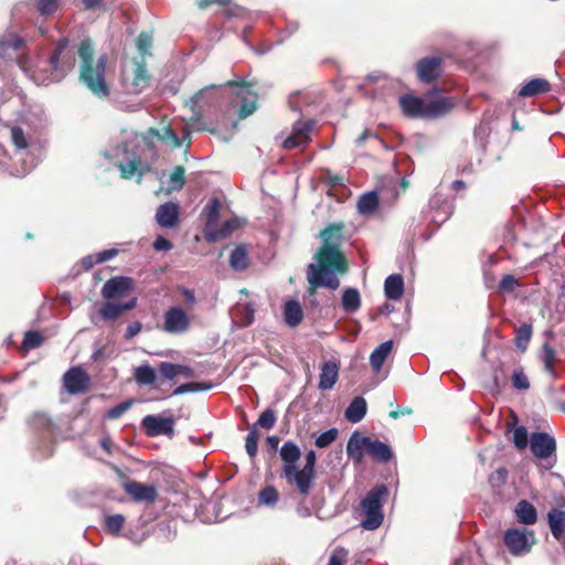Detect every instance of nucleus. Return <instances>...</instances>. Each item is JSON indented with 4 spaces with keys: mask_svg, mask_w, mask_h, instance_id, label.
<instances>
[{
    "mask_svg": "<svg viewBox=\"0 0 565 565\" xmlns=\"http://www.w3.org/2000/svg\"><path fill=\"white\" fill-rule=\"evenodd\" d=\"M316 263L307 267V280L309 296H315L317 289L326 287L335 290L340 286L337 275H345L349 271V262L342 249L320 246L315 254Z\"/></svg>",
    "mask_w": 565,
    "mask_h": 565,
    "instance_id": "1",
    "label": "nucleus"
},
{
    "mask_svg": "<svg viewBox=\"0 0 565 565\" xmlns=\"http://www.w3.org/2000/svg\"><path fill=\"white\" fill-rule=\"evenodd\" d=\"M77 57L79 83L97 98H108L111 90L107 81V55L96 57L94 43L87 38L77 45Z\"/></svg>",
    "mask_w": 565,
    "mask_h": 565,
    "instance_id": "2",
    "label": "nucleus"
},
{
    "mask_svg": "<svg viewBox=\"0 0 565 565\" xmlns=\"http://www.w3.org/2000/svg\"><path fill=\"white\" fill-rule=\"evenodd\" d=\"M399 107L407 118L435 119L448 114L454 108V103L449 97L425 100L422 97L405 94L399 97Z\"/></svg>",
    "mask_w": 565,
    "mask_h": 565,
    "instance_id": "3",
    "label": "nucleus"
},
{
    "mask_svg": "<svg viewBox=\"0 0 565 565\" xmlns=\"http://www.w3.org/2000/svg\"><path fill=\"white\" fill-rule=\"evenodd\" d=\"M77 49L70 46L68 39L58 40L49 57L52 81L61 82L65 78L74 70Z\"/></svg>",
    "mask_w": 565,
    "mask_h": 565,
    "instance_id": "4",
    "label": "nucleus"
},
{
    "mask_svg": "<svg viewBox=\"0 0 565 565\" xmlns=\"http://www.w3.org/2000/svg\"><path fill=\"white\" fill-rule=\"evenodd\" d=\"M388 495V489L384 484H377L372 488L361 502V508L365 513V519L361 525L365 530L379 529L384 520L383 501Z\"/></svg>",
    "mask_w": 565,
    "mask_h": 565,
    "instance_id": "5",
    "label": "nucleus"
},
{
    "mask_svg": "<svg viewBox=\"0 0 565 565\" xmlns=\"http://www.w3.org/2000/svg\"><path fill=\"white\" fill-rule=\"evenodd\" d=\"M503 543L511 555L521 556L531 552L536 539L532 530L512 527L504 532Z\"/></svg>",
    "mask_w": 565,
    "mask_h": 565,
    "instance_id": "6",
    "label": "nucleus"
},
{
    "mask_svg": "<svg viewBox=\"0 0 565 565\" xmlns=\"http://www.w3.org/2000/svg\"><path fill=\"white\" fill-rule=\"evenodd\" d=\"M414 68L420 83L431 84L443 76L445 60L438 55L425 56L415 63Z\"/></svg>",
    "mask_w": 565,
    "mask_h": 565,
    "instance_id": "7",
    "label": "nucleus"
},
{
    "mask_svg": "<svg viewBox=\"0 0 565 565\" xmlns=\"http://www.w3.org/2000/svg\"><path fill=\"white\" fill-rule=\"evenodd\" d=\"M305 466L302 469L297 468L294 476L292 486H295L302 497H308L316 479L317 456L313 450H309L305 457Z\"/></svg>",
    "mask_w": 565,
    "mask_h": 565,
    "instance_id": "8",
    "label": "nucleus"
},
{
    "mask_svg": "<svg viewBox=\"0 0 565 565\" xmlns=\"http://www.w3.org/2000/svg\"><path fill=\"white\" fill-rule=\"evenodd\" d=\"M224 86L227 87H238L237 96L242 98V105L238 109V117L244 119L252 115L256 108L257 103L256 99L258 97L257 93L253 90L254 84L252 82H247L244 79L239 81H227Z\"/></svg>",
    "mask_w": 565,
    "mask_h": 565,
    "instance_id": "9",
    "label": "nucleus"
},
{
    "mask_svg": "<svg viewBox=\"0 0 565 565\" xmlns=\"http://www.w3.org/2000/svg\"><path fill=\"white\" fill-rule=\"evenodd\" d=\"M280 458L284 462L280 476L286 479L288 484L292 486L294 476L297 471V462L301 457V450L297 444L291 440L285 441L279 451Z\"/></svg>",
    "mask_w": 565,
    "mask_h": 565,
    "instance_id": "10",
    "label": "nucleus"
},
{
    "mask_svg": "<svg viewBox=\"0 0 565 565\" xmlns=\"http://www.w3.org/2000/svg\"><path fill=\"white\" fill-rule=\"evenodd\" d=\"M191 326V317L179 307H170L163 316V330L171 334L185 333Z\"/></svg>",
    "mask_w": 565,
    "mask_h": 565,
    "instance_id": "11",
    "label": "nucleus"
},
{
    "mask_svg": "<svg viewBox=\"0 0 565 565\" xmlns=\"http://www.w3.org/2000/svg\"><path fill=\"white\" fill-rule=\"evenodd\" d=\"M63 386L68 394H84L90 387V377L82 366H72L63 375Z\"/></svg>",
    "mask_w": 565,
    "mask_h": 565,
    "instance_id": "12",
    "label": "nucleus"
},
{
    "mask_svg": "<svg viewBox=\"0 0 565 565\" xmlns=\"http://www.w3.org/2000/svg\"><path fill=\"white\" fill-rule=\"evenodd\" d=\"M25 45V40L15 32H4L0 36V61H15L20 66L22 58L20 51Z\"/></svg>",
    "mask_w": 565,
    "mask_h": 565,
    "instance_id": "13",
    "label": "nucleus"
},
{
    "mask_svg": "<svg viewBox=\"0 0 565 565\" xmlns=\"http://www.w3.org/2000/svg\"><path fill=\"white\" fill-rule=\"evenodd\" d=\"M141 426L149 437L160 435L172 438L174 436V418L161 417L159 415H147L141 420Z\"/></svg>",
    "mask_w": 565,
    "mask_h": 565,
    "instance_id": "14",
    "label": "nucleus"
},
{
    "mask_svg": "<svg viewBox=\"0 0 565 565\" xmlns=\"http://www.w3.org/2000/svg\"><path fill=\"white\" fill-rule=\"evenodd\" d=\"M530 448L537 459H548L555 456L556 441L547 433L535 431L530 437Z\"/></svg>",
    "mask_w": 565,
    "mask_h": 565,
    "instance_id": "15",
    "label": "nucleus"
},
{
    "mask_svg": "<svg viewBox=\"0 0 565 565\" xmlns=\"http://www.w3.org/2000/svg\"><path fill=\"white\" fill-rule=\"evenodd\" d=\"M313 126V120L295 124L291 135L284 140L282 148L286 150H292L307 145L310 141V134Z\"/></svg>",
    "mask_w": 565,
    "mask_h": 565,
    "instance_id": "16",
    "label": "nucleus"
},
{
    "mask_svg": "<svg viewBox=\"0 0 565 565\" xmlns=\"http://www.w3.org/2000/svg\"><path fill=\"white\" fill-rule=\"evenodd\" d=\"M216 87V85L206 86L199 90L196 94H194L186 102V104L190 105V109L192 110V113L196 116L195 118H191V125H194V122L200 120L204 105H212L215 102L216 96L212 90H214Z\"/></svg>",
    "mask_w": 565,
    "mask_h": 565,
    "instance_id": "17",
    "label": "nucleus"
},
{
    "mask_svg": "<svg viewBox=\"0 0 565 565\" xmlns=\"http://www.w3.org/2000/svg\"><path fill=\"white\" fill-rule=\"evenodd\" d=\"M345 227L344 222L328 224L319 233V237L322 241L321 246L342 249V244L345 238Z\"/></svg>",
    "mask_w": 565,
    "mask_h": 565,
    "instance_id": "18",
    "label": "nucleus"
},
{
    "mask_svg": "<svg viewBox=\"0 0 565 565\" xmlns=\"http://www.w3.org/2000/svg\"><path fill=\"white\" fill-rule=\"evenodd\" d=\"M124 489L136 502L154 503L158 498L157 488L152 484H143L132 480L126 482Z\"/></svg>",
    "mask_w": 565,
    "mask_h": 565,
    "instance_id": "19",
    "label": "nucleus"
},
{
    "mask_svg": "<svg viewBox=\"0 0 565 565\" xmlns=\"http://www.w3.org/2000/svg\"><path fill=\"white\" fill-rule=\"evenodd\" d=\"M132 288V279L130 277L118 276L107 280L102 288V296L109 300L120 297Z\"/></svg>",
    "mask_w": 565,
    "mask_h": 565,
    "instance_id": "20",
    "label": "nucleus"
},
{
    "mask_svg": "<svg viewBox=\"0 0 565 565\" xmlns=\"http://www.w3.org/2000/svg\"><path fill=\"white\" fill-rule=\"evenodd\" d=\"M180 216V207L174 202H166L160 204L156 212L157 223L167 228H171L177 225Z\"/></svg>",
    "mask_w": 565,
    "mask_h": 565,
    "instance_id": "21",
    "label": "nucleus"
},
{
    "mask_svg": "<svg viewBox=\"0 0 565 565\" xmlns=\"http://www.w3.org/2000/svg\"><path fill=\"white\" fill-rule=\"evenodd\" d=\"M136 298L131 299L128 302L124 303H115L111 301H106L102 305L98 310L99 316L105 321H115L118 319L125 311H129L136 307Z\"/></svg>",
    "mask_w": 565,
    "mask_h": 565,
    "instance_id": "22",
    "label": "nucleus"
},
{
    "mask_svg": "<svg viewBox=\"0 0 565 565\" xmlns=\"http://www.w3.org/2000/svg\"><path fill=\"white\" fill-rule=\"evenodd\" d=\"M151 76L147 71L146 62L142 60L140 62H136V67L134 70L132 81L130 83L129 93L140 94L150 85Z\"/></svg>",
    "mask_w": 565,
    "mask_h": 565,
    "instance_id": "23",
    "label": "nucleus"
},
{
    "mask_svg": "<svg viewBox=\"0 0 565 565\" xmlns=\"http://www.w3.org/2000/svg\"><path fill=\"white\" fill-rule=\"evenodd\" d=\"M362 443L367 445V452L374 460L388 462L392 459L393 451L387 444L371 438H364Z\"/></svg>",
    "mask_w": 565,
    "mask_h": 565,
    "instance_id": "24",
    "label": "nucleus"
},
{
    "mask_svg": "<svg viewBox=\"0 0 565 565\" xmlns=\"http://www.w3.org/2000/svg\"><path fill=\"white\" fill-rule=\"evenodd\" d=\"M239 227V222L237 218L226 220L221 226L213 227L212 231L204 233V238L209 243H215L217 241L224 239L228 237L233 232H235Z\"/></svg>",
    "mask_w": 565,
    "mask_h": 565,
    "instance_id": "25",
    "label": "nucleus"
},
{
    "mask_svg": "<svg viewBox=\"0 0 565 565\" xmlns=\"http://www.w3.org/2000/svg\"><path fill=\"white\" fill-rule=\"evenodd\" d=\"M339 363L335 361H327L321 367L319 375V388L322 391L331 390L339 377Z\"/></svg>",
    "mask_w": 565,
    "mask_h": 565,
    "instance_id": "26",
    "label": "nucleus"
},
{
    "mask_svg": "<svg viewBox=\"0 0 565 565\" xmlns=\"http://www.w3.org/2000/svg\"><path fill=\"white\" fill-rule=\"evenodd\" d=\"M514 513L519 523L533 525L537 521V511L527 500H521L516 503Z\"/></svg>",
    "mask_w": 565,
    "mask_h": 565,
    "instance_id": "27",
    "label": "nucleus"
},
{
    "mask_svg": "<svg viewBox=\"0 0 565 565\" xmlns=\"http://www.w3.org/2000/svg\"><path fill=\"white\" fill-rule=\"evenodd\" d=\"M405 290L404 278L399 274L390 275L384 281L385 297L390 300H399Z\"/></svg>",
    "mask_w": 565,
    "mask_h": 565,
    "instance_id": "28",
    "label": "nucleus"
},
{
    "mask_svg": "<svg viewBox=\"0 0 565 565\" xmlns=\"http://www.w3.org/2000/svg\"><path fill=\"white\" fill-rule=\"evenodd\" d=\"M551 90V84L544 78H533L525 83L519 90L520 97H535Z\"/></svg>",
    "mask_w": 565,
    "mask_h": 565,
    "instance_id": "29",
    "label": "nucleus"
},
{
    "mask_svg": "<svg viewBox=\"0 0 565 565\" xmlns=\"http://www.w3.org/2000/svg\"><path fill=\"white\" fill-rule=\"evenodd\" d=\"M547 521L552 535L556 540H561L565 533V511L552 509L547 513Z\"/></svg>",
    "mask_w": 565,
    "mask_h": 565,
    "instance_id": "30",
    "label": "nucleus"
},
{
    "mask_svg": "<svg viewBox=\"0 0 565 565\" xmlns=\"http://www.w3.org/2000/svg\"><path fill=\"white\" fill-rule=\"evenodd\" d=\"M284 318L285 322L291 328H295L301 323L303 319V311L297 300L286 301L284 306Z\"/></svg>",
    "mask_w": 565,
    "mask_h": 565,
    "instance_id": "31",
    "label": "nucleus"
},
{
    "mask_svg": "<svg viewBox=\"0 0 565 565\" xmlns=\"http://www.w3.org/2000/svg\"><path fill=\"white\" fill-rule=\"evenodd\" d=\"M221 211V202L217 198H213L209 201V203L203 209V214L205 216V225L203 230V234L213 230L217 225V221L220 218Z\"/></svg>",
    "mask_w": 565,
    "mask_h": 565,
    "instance_id": "32",
    "label": "nucleus"
},
{
    "mask_svg": "<svg viewBox=\"0 0 565 565\" xmlns=\"http://www.w3.org/2000/svg\"><path fill=\"white\" fill-rule=\"evenodd\" d=\"M393 349V341H385L381 343L370 355V364L374 372H380L385 360Z\"/></svg>",
    "mask_w": 565,
    "mask_h": 565,
    "instance_id": "33",
    "label": "nucleus"
},
{
    "mask_svg": "<svg viewBox=\"0 0 565 565\" xmlns=\"http://www.w3.org/2000/svg\"><path fill=\"white\" fill-rule=\"evenodd\" d=\"M362 305L360 292L356 288L348 287L343 290L341 306L347 313H354Z\"/></svg>",
    "mask_w": 565,
    "mask_h": 565,
    "instance_id": "34",
    "label": "nucleus"
},
{
    "mask_svg": "<svg viewBox=\"0 0 565 565\" xmlns=\"http://www.w3.org/2000/svg\"><path fill=\"white\" fill-rule=\"evenodd\" d=\"M366 409L367 406L365 399L358 396L350 403L345 409L344 416L350 423L355 424L363 419L366 414Z\"/></svg>",
    "mask_w": 565,
    "mask_h": 565,
    "instance_id": "35",
    "label": "nucleus"
},
{
    "mask_svg": "<svg viewBox=\"0 0 565 565\" xmlns=\"http://www.w3.org/2000/svg\"><path fill=\"white\" fill-rule=\"evenodd\" d=\"M134 379L138 385L154 386L158 376L152 366L149 364H142L134 370Z\"/></svg>",
    "mask_w": 565,
    "mask_h": 565,
    "instance_id": "36",
    "label": "nucleus"
},
{
    "mask_svg": "<svg viewBox=\"0 0 565 565\" xmlns=\"http://www.w3.org/2000/svg\"><path fill=\"white\" fill-rule=\"evenodd\" d=\"M541 360L544 364L545 371L552 379H557L555 364L557 362L556 351L548 343H544L541 348Z\"/></svg>",
    "mask_w": 565,
    "mask_h": 565,
    "instance_id": "37",
    "label": "nucleus"
},
{
    "mask_svg": "<svg viewBox=\"0 0 565 565\" xmlns=\"http://www.w3.org/2000/svg\"><path fill=\"white\" fill-rule=\"evenodd\" d=\"M364 436H360L358 431H354L347 445V454L349 457L353 458L358 462L362 460L363 457V450L365 449L367 451V445H364L362 440L364 439Z\"/></svg>",
    "mask_w": 565,
    "mask_h": 565,
    "instance_id": "38",
    "label": "nucleus"
},
{
    "mask_svg": "<svg viewBox=\"0 0 565 565\" xmlns=\"http://www.w3.org/2000/svg\"><path fill=\"white\" fill-rule=\"evenodd\" d=\"M230 265L236 271H243L248 267L249 259L244 245H238L233 249L230 256Z\"/></svg>",
    "mask_w": 565,
    "mask_h": 565,
    "instance_id": "39",
    "label": "nucleus"
},
{
    "mask_svg": "<svg viewBox=\"0 0 565 565\" xmlns=\"http://www.w3.org/2000/svg\"><path fill=\"white\" fill-rule=\"evenodd\" d=\"M380 204L379 196L375 192H367L360 196L358 202V210L363 215L374 213Z\"/></svg>",
    "mask_w": 565,
    "mask_h": 565,
    "instance_id": "40",
    "label": "nucleus"
},
{
    "mask_svg": "<svg viewBox=\"0 0 565 565\" xmlns=\"http://www.w3.org/2000/svg\"><path fill=\"white\" fill-rule=\"evenodd\" d=\"M532 337V326L529 323H523L515 330L514 343L515 347L524 352L529 345V342Z\"/></svg>",
    "mask_w": 565,
    "mask_h": 565,
    "instance_id": "41",
    "label": "nucleus"
},
{
    "mask_svg": "<svg viewBox=\"0 0 565 565\" xmlns=\"http://www.w3.org/2000/svg\"><path fill=\"white\" fill-rule=\"evenodd\" d=\"M213 387L212 383L207 382H190L179 385L171 395H182L186 393H194L199 391H207Z\"/></svg>",
    "mask_w": 565,
    "mask_h": 565,
    "instance_id": "42",
    "label": "nucleus"
},
{
    "mask_svg": "<svg viewBox=\"0 0 565 565\" xmlns=\"http://www.w3.org/2000/svg\"><path fill=\"white\" fill-rule=\"evenodd\" d=\"M44 342L39 331H26L23 337L22 348L26 351L40 348Z\"/></svg>",
    "mask_w": 565,
    "mask_h": 565,
    "instance_id": "43",
    "label": "nucleus"
},
{
    "mask_svg": "<svg viewBox=\"0 0 565 565\" xmlns=\"http://www.w3.org/2000/svg\"><path fill=\"white\" fill-rule=\"evenodd\" d=\"M279 494L274 486H266L258 494V502L265 505H275L278 501Z\"/></svg>",
    "mask_w": 565,
    "mask_h": 565,
    "instance_id": "44",
    "label": "nucleus"
},
{
    "mask_svg": "<svg viewBox=\"0 0 565 565\" xmlns=\"http://www.w3.org/2000/svg\"><path fill=\"white\" fill-rule=\"evenodd\" d=\"M140 164H141L140 159L135 158L128 162H119L117 164V168L119 169L120 177L122 179H131L134 177V174L137 171H139Z\"/></svg>",
    "mask_w": 565,
    "mask_h": 565,
    "instance_id": "45",
    "label": "nucleus"
},
{
    "mask_svg": "<svg viewBox=\"0 0 565 565\" xmlns=\"http://www.w3.org/2000/svg\"><path fill=\"white\" fill-rule=\"evenodd\" d=\"M259 433L253 427L245 438L246 452L250 458H255L258 451Z\"/></svg>",
    "mask_w": 565,
    "mask_h": 565,
    "instance_id": "46",
    "label": "nucleus"
},
{
    "mask_svg": "<svg viewBox=\"0 0 565 565\" xmlns=\"http://www.w3.org/2000/svg\"><path fill=\"white\" fill-rule=\"evenodd\" d=\"M12 143L18 150H25L29 147V141L23 129L20 126H13L10 130Z\"/></svg>",
    "mask_w": 565,
    "mask_h": 565,
    "instance_id": "47",
    "label": "nucleus"
},
{
    "mask_svg": "<svg viewBox=\"0 0 565 565\" xmlns=\"http://www.w3.org/2000/svg\"><path fill=\"white\" fill-rule=\"evenodd\" d=\"M125 523V516L122 514L107 515L105 519V526L111 534H118Z\"/></svg>",
    "mask_w": 565,
    "mask_h": 565,
    "instance_id": "48",
    "label": "nucleus"
},
{
    "mask_svg": "<svg viewBox=\"0 0 565 565\" xmlns=\"http://www.w3.org/2000/svg\"><path fill=\"white\" fill-rule=\"evenodd\" d=\"M158 373L161 379L172 381L178 376V364L171 362H160Z\"/></svg>",
    "mask_w": 565,
    "mask_h": 565,
    "instance_id": "49",
    "label": "nucleus"
},
{
    "mask_svg": "<svg viewBox=\"0 0 565 565\" xmlns=\"http://www.w3.org/2000/svg\"><path fill=\"white\" fill-rule=\"evenodd\" d=\"M338 435H339V431L337 428H330L329 430L320 434L316 438L315 445L318 448H326V447L330 446L337 439Z\"/></svg>",
    "mask_w": 565,
    "mask_h": 565,
    "instance_id": "50",
    "label": "nucleus"
},
{
    "mask_svg": "<svg viewBox=\"0 0 565 565\" xmlns=\"http://www.w3.org/2000/svg\"><path fill=\"white\" fill-rule=\"evenodd\" d=\"M276 423V414L271 408L265 409L258 417L256 426L264 429H271Z\"/></svg>",
    "mask_w": 565,
    "mask_h": 565,
    "instance_id": "51",
    "label": "nucleus"
},
{
    "mask_svg": "<svg viewBox=\"0 0 565 565\" xmlns=\"http://www.w3.org/2000/svg\"><path fill=\"white\" fill-rule=\"evenodd\" d=\"M513 443L518 449H525L527 447L530 438L524 426H519L514 429Z\"/></svg>",
    "mask_w": 565,
    "mask_h": 565,
    "instance_id": "52",
    "label": "nucleus"
},
{
    "mask_svg": "<svg viewBox=\"0 0 565 565\" xmlns=\"http://www.w3.org/2000/svg\"><path fill=\"white\" fill-rule=\"evenodd\" d=\"M136 44L140 54L146 55L149 53V50L152 45V36L149 33L142 31L137 36Z\"/></svg>",
    "mask_w": 565,
    "mask_h": 565,
    "instance_id": "53",
    "label": "nucleus"
},
{
    "mask_svg": "<svg viewBox=\"0 0 565 565\" xmlns=\"http://www.w3.org/2000/svg\"><path fill=\"white\" fill-rule=\"evenodd\" d=\"M173 189L180 190L185 183V170L182 166H175L170 175Z\"/></svg>",
    "mask_w": 565,
    "mask_h": 565,
    "instance_id": "54",
    "label": "nucleus"
},
{
    "mask_svg": "<svg viewBox=\"0 0 565 565\" xmlns=\"http://www.w3.org/2000/svg\"><path fill=\"white\" fill-rule=\"evenodd\" d=\"M520 286V282L513 275L507 274L499 282V290L501 292H512Z\"/></svg>",
    "mask_w": 565,
    "mask_h": 565,
    "instance_id": "55",
    "label": "nucleus"
},
{
    "mask_svg": "<svg viewBox=\"0 0 565 565\" xmlns=\"http://www.w3.org/2000/svg\"><path fill=\"white\" fill-rule=\"evenodd\" d=\"M58 8V0H38L36 9L42 15H50Z\"/></svg>",
    "mask_w": 565,
    "mask_h": 565,
    "instance_id": "56",
    "label": "nucleus"
},
{
    "mask_svg": "<svg viewBox=\"0 0 565 565\" xmlns=\"http://www.w3.org/2000/svg\"><path fill=\"white\" fill-rule=\"evenodd\" d=\"M131 405H132L131 401L122 402V403L111 407L110 409H108L106 416L108 419H117V418L121 417L131 407Z\"/></svg>",
    "mask_w": 565,
    "mask_h": 565,
    "instance_id": "57",
    "label": "nucleus"
},
{
    "mask_svg": "<svg viewBox=\"0 0 565 565\" xmlns=\"http://www.w3.org/2000/svg\"><path fill=\"white\" fill-rule=\"evenodd\" d=\"M178 290L183 296V301H184L185 307L188 309H192L196 305V297H195L194 291L184 286H179Z\"/></svg>",
    "mask_w": 565,
    "mask_h": 565,
    "instance_id": "58",
    "label": "nucleus"
},
{
    "mask_svg": "<svg viewBox=\"0 0 565 565\" xmlns=\"http://www.w3.org/2000/svg\"><path fill=\"white\" fill-rule=\"evenodd\" d=\"M513 386L518 390H527L530 382L522 371H515L512 376Z\"/></svg>",
    "mask_w": 565,
    "mask_h": 565,
    "instance_id": "59",
    "label": "nucleus"
},
{
    "mask_svg": "<svg viewBox=\"0 0 565 565\" xmlns=\"http://www.w3.org/2000/svg\"><path fill=\"white\" fill-rule=\"evenodd\" d=\"M162 140H170L172 142L173 148H180L182 146V140L179 138L177 132L171 128L167 127L163 129Z\"/></svg>",
    "mask_w": 565,
    "mask_h": 565,
    "instance_id": "60",
    "label": "nucleus"
},
{
    "mask_svg": "<svg viewBox=\"0 0 565 565\" xmlns=\"http://www.w3.org/2000/svg\"><path fill=\"white\" fill-rule=\"evenodd\" d=\"M213 3H216L218 6L228 7L225 11V13L228 17H235L238 15L241 8L237 4H232L231 0H213Z\"/></svg>",
    "mask_w": 565,
    "mask_h": 565,
    "instance_id": "61",
    "label": "nucleus"
},
{
    "mask_svg": "<svg viewBox=\"0 0 565 565\" xmlns=\"http://www.w3.org/2000/svg\"><path fill=\"white\" fill-rule=\"evenodd\" d=\"M324 183L330 186H339L344 184V178L339 174H332L331 171H327L324 174Z\"/></svg>",
    "mask_w": 565,
    "mask_h": 565,
    "instance_id": "62",
    "label": "nucleus"
},
{
    "mask_svg": "<svg viewBox=\"0 0 565 565\" xmlns=\"http://www.w3.org/2000/svg\"><path fill=\"white\" fill-rule=\"evenodd\" d=\"M85 10H102L106 11V0H82Z\"/></svg>",
    "mask_w": 565,
    "mask_h": 565,
    "instance_id": "63",
    "label": "nucleus"
},
{
    "mask_svg": "<svg viewBox=\"0 0 565 565\" xmlns=\"http://www.w3.org/2000/svg\"><path fill=\"white\" fill-rule=\"evenodd\" d=\"M152 246L156 250H170L173 247L172 243L163 236H158Z\"/></svg>",
    "mask_w": 565,
    "mask_h": 565,
    "instance_id": "64",
    "label": "nucleus"
}]
</instances>
